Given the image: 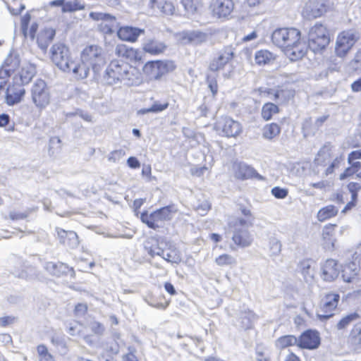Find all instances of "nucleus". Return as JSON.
<instances>
[{
  "instance_id": "obj_19",
  "label": "nucleus",
  "mask_w": 361,
  "mask_h": 361,
  "mask_svg": "<svg viewBox=\"0 0 361 361\" xmlns=\"http://www.w3.org/2000/svg\"><path fill=\"white\" fill-rule=\"evenodd\" d=\"M320 344V337L317 331L307 330L299 337V347L305 349H316Z\"/></svg>"
},
{
  "instance_id": "obj_25",
  "label": "nucleus",
  "mask_w": 361,
  "mask_h": 361,
  "mask_svg": "<svg viewBox=\"0 0 361 361\" xmlns=\"http://www.w3.org/2000/svg\"><path fill=\"white\" fill-rule=\"evenodd\" d=\"M56 35V30L51 27H46L39 33L37 42L38 47L43 52H46L49 45L53 41Z\"/></svg>"
},
{
  "instance_id": "obj_31",
  "label": "nucleus",
  "mask_w": 361,
  "mask_h": 361,
  "mask_svg": "<svg viewBox=\"0 0 361 361\" xmlns=\"http://www.w3.org/2000/svg\"><path fill=\"white\" fill-rule=\"evenodd\" d=\"M280 132V126L275 123H271L264 126L262 129V137L266 140H271L279 135Z\"/></svg>"
},
{
  "instance_id": "obj_45",
  "label": "nucleus",
  "mask_w": 361,
  "mask_h": 361,
  "mask_svg": "<svg viewBox=\"0 0 361 361\" xmlns=\"http://www.w3.org/2000/svg\"><path fill=\"white\" fill-rule=\"evenodd\" d=\"M51 343L57 348L61 354L65 355L68 352V347L63 337L58 336H54L51 338Z\"/></svg>"
},
{
  "instance_id": "obj_37",
  "label": "nucleus",
  "mask_w": 361,
  "mask_h": 361,
  "mask_svg": "<svg viewBox=\"0 0 361 361\" xmlns=\"http://www.w3.org/2000/svg\"><path fill=\"white\" fill-rule=\"evenodd\" d=\"M255 319L256 315L253 312L250 310L243 312L239 317L241 328L244 329L252 328Z\"/></svg>"
},
{
  "instance_id": "obj_58",
  "label": "nucleus",
  "mask_w": 361,
  "mask_h": 361,
  "mask_svg": "<svg viewBox=\"0 0 361 361\" xmlns=\"http://www.w3.org/2000/svg\"><path fill=\"white\" fill-rule=\"evenodd\" d=\"M90 328L94 334H102L104 330L103 325L96 321H94L90 324Z\"/></svg>"
},
{
  "instance_id": "obj_22",
  "label": "nucleus",
  "mask_w": 361,
  "mask_h": 361,
  "mask_svg": "<svg viewBox=\"0 0 361 361\" xmlns=\"http://www.w3.org/2000/svg\"><path fill=\"white\" fill-rule=\"evenodd\" d=\"M144 32V29L133 26H124L119 27V29L117 30V35L123 41L134 42Z\"/></svg>"
},
{
  "instance_id": "obj_42",
  "label": "nucleus",
  "mask_w": 361,
  "mask_h": 361,
  "mask_svg": "<svg viewBox=\"0 0 361 361\" xmlns=\"http://www.w3.org/2000/svg\"><path fill=\"white\" fill-rule=\"evenodd\" d=\"M257 361H271V351L263 345H257L256 348Z\"/></svg>"
},
{
  "instance_id": "obj_36",
  "label": "nucleus",
  "mask_w": 361,
  "mask_h": 361,
  "mask_svg": "<svg viewBox=\"0 0 361 361\" xmlns=\"http://www.w3.org/2000/svg\"><path fill=\"white\" fill-rule=\"evenodd\" d=\"M338 212V209L334 205H328L320 209L317 213V218L319 221L335 216Z\"/></svg>"
},
{
  "instance_id": "obj_43",
  "label": "nucleus",
  "mask_w": 361,
  "mask_h": 361,
  "mask_svg": "<svg viewBox=\"0 0 361 361\" xmlns=\"http://www.w3.org/2000/svg\"><path fill=\"white\" fill-rule=\"evenodd\" d=\"M39 361H55L54 356L49 353L46 345L41 344L37 347Z\"/></svg>"
},
{
  "instance_id": "obj_61",
  "label": "nucleus",
  "mask_w": 361,
  "mask_h": 361,
  "mask_svg": "<svg viewBox=\"0 0 361 361\" xmlns=\"http://www.w3.org/2000/svg\"><path fill=\"white\" fill-rule=\"evenodd\" d=\"M87 310V306L85 303H78L74 310L75 314L77 316L84 315Z\"/></svg>"
},
{
  "instance_id": "obj_29",
  "label": "nucleus",
  "mask_w": 361,
  "mask_h": 361,
  "mask_svg": "<svg viewBox=\"0 0 361 361\" xmlns=\"http://www.w3.org/2000/svg\"><path fill=\"white\" fill-rule=\"evenodd\" d=\"M336 224H328L324 226L322 231L324 244L326 248L333 249L334 247V228Z\"/></svg>"
},
{
  "instance_id": "obj_55",
  "label": "nucleus",
  "mask_w": 361,
  "mask_h": 361,
  "mask_svg": "<svg viewBox=\"0 0 361 361\" xmlns=\"http://www.w3.org/2000/svg\"><path fill=\"white\" fill-rule=\"evenodd\" d=\"M322 271H340L338 268L337 262L333 259H327L322 267Z\"/></svg>"
},
{
  "instance_id": "obj_2",
  "label": "nucleus",
  "mask_w": 361,
  "mask_h": 361,
  "mask_svg": "<svg viewBox=\"0 0 361 361\" xmlns=\"http://www.w3.org/2000/svg\"><path fill=\"white\" fill-rule=\"evenodd\" d=\"M145 247L152 257L159 256L167 262L178 263L180 260L178 250L164 238L152 239Z\"/></svg>"
},
{
  "instance_id": "obj_59",
  "label": "nucleus",
  "mask_w": 361,
  "mask_h": 361,
  "mask_svg": "<svg viewBox=\"0 0 361 361\" xmlns=\"http://www.w3.org/2000/svg\"><path fill=\"white\" fill-rule=\"evenodd\" d=\"M351 63L355 69L361 68V48L356 52Z\"/></svg>"
},
{
  "instance_id": "obj_5",
  "label": "nucleus",
  "mask_w": 361,
  "mask_h": 361,
  "mask_svg": "<svg viewBox=\"0 0 361 361\" xmlns=\"http://www.w3.org/2000/svg\"><path fill=\"white\" fill-rule=\"evenodd\" d=\"M330 42L326 28L322 24H315L308 34V48L314 53L325 49Z\"/></svg>"
},
{
  "instance_id": "obj_6",
  "label": "nucleus",
  "mask_w": 361,
  "mask_h": 361,
  "mask_svg": "<svg viewBox=\"0 0 361 361\" xmlns=\"http://www.w3.org/2000/svg\"><path fill=\"white\" fill-rule=\"evenodd\" d=\"M50 58L53 63L63 72L70 71L69 64L73 59L68 47L63 43L54 44L50 49Z\"/></svg>"
},
{
  "instance_id": "obj_23",
  "label": "nucleus",
  "mask_w": 361,
  "mask_h": 361,
  "mask_svg": "<svg viewBox=\"0 0 361 361\" xmlns=\"http://www.w3.org/2000/svg\"><path fill=\"white\" fill-rule=\"evenodd\" d=\"M166 44L155 38H148L142 44L145 52L151 55H159L166 49Z\"/></svg>"
},
{
  "instance_id": "obj_7",
  "label": "nucleus",
  "mask_w": 361,
  "mask_h": 361,
  "mask_svg": "<svg viewBox=\"0 0 361 361\" xmlns=\"http://www.w3.org/2000/svg\"><path fill=\"white\" fill-rule=\"evenodd\" d=\"M81 60L90 66L95 74L99 73L105 64L103 50L97 45L87 46L81 53Z\"/></svg>"
},
{
  "instance_id": "obj_1",
  "label": "nucleus",
  "mask_w": 361,
  "mask_h": 361,
  "mask_svg": "<svg viewBox=\"0 0 361 361\" xmlns=\"http://www.w3.org/2000/svg\"><path fill=\"white\" fill-rule=\"evenodd\" d=\"M133 71L128 63L121 60H113L106 68L104 79L109 85L119 82L127 86L135 85L137 81Z\"/></svg>"
},
{
  "instance_id": "obj_9",
  "label": "nucleus",
  "mask_w": 361,
  "mask_h": 361,
  "mask_svg": "<svg viewBox=\"0 0 361 361\" xmlns=\"http://www.w3.org/2000/svg\"><path fill=\"white\" fill-rule=\"evenodd\" d=\"M300 32L293 27L278 28L271 35L272 42L284 50L290 44L296 42L300 38Z\"/></svg>"
},
{
  "instance_id": "obj_52",
  "label": "nucleus",
  "mask_w": 361,
  "mask_h": 361,
  "mask_svg": "<svg viewBox=\"0 0 361 361\" xmlns=\"http://www.w3.org/2000/svg\"><path fill=\"white\" fill-rule=\"evenodd\" d=\"M315 262L311 259H305L299 262L300 271H307L310 269H314Z\"/></svg>"
},
{
  "instance_id": "obj_10",
  "label": "nucleus",
  "mask_w": 361,
  "mask_h": 361,
  "mask_svg": "<svg viewBox=\"0 0 361 361\" xmlns=\"http://www.w3.org/2000/svg\"><path fill=\"white\" fill-rule=\"evenodd\" d=\"M359 37L353 30H345L338 34L335 45V53L340 58L345 57L350 51Z\"/></svg>"
},
{
  "instance_id": "obj_28",
  "label": "nucleus",
  "mask_w": 361,
  "mask_h": 361,
  "mask_svg": "<svg viewBox=\"0 0 361 361\" xmlns=\"http://www.w3.org/2000/svg\"><path fill=\"white\" fill-rule=\"evenodd\" d=\"M332 145L330 143H326L318 152L317 156L314 159L317 165H325L330 162L331 159Z\"/></svg>"
},
{
  "instance_id": "obj_24",
  "label": "nucleus",
  "mask_w": 361,
  "mask_h": 361,
  "mask_svg": "<svg viewBox=\"0 0 361 361\" xmlns=\"http://www.w3.org/2000/svg\"><path fill=\"white\" fill-rule=\"evenodd\" d=\"M69 67L70 71L67 73H72L77 80H82L88 76L91 66L82 60L80 61L73 60L69 64Z\"/></svg>"
},
{
  "instance_id": "obj_12",
  "label": "nucleus",
  "mask_w": 361,
  "mask_h": 361,
  "mask_svg": "<svg viewBox=\"0 0 361 361\" xmlns=\"http://www.w3.org/2000/svg\"><path fill=\"white\" fill-rule=\"evenodd\" d=\"M89 16L96 21H101L99 27L104 34H113L119 29V23L115 16L102 12H90Z\"/></svg>"
},
{
  "instance_id": "obj_3",
  "label": "nucleus",
  "mask_w": 361,
  "mask_h": 361,
  "mask_svg": "<svg viewBox=\"0 0 361 361\" xmlns=\"http://www.w3.org/2000/svg\"><path fill=\"white\" fill-rule=\"evenodd\" d=\"M178 211L175 204H169L158 209L149 214L147 211H144L140 214V220L145 224L149 228L157 230L163 226L165 221H171L173 219V214Z\"/></svg>"
},
{
  "instance_id": "obj_32",
  "label": "nucleus",
  "mask_w": 361,
  "mask_h": 361,
  "mask_svg": "<svg viewBox=\"0 0 361 361\" xmlns=\"http://www.w3.org/2000/svg\"><path fill=\"white\" fill-rule=\"evenodd\" d=\"M169 106L168 102L161 103L159 101H155L153 104L149 108L140 109L137 111V114L144 115L148 113H160L166 110Z\"/></svg>"
},
{
  "instance_id": "obj_64",
  "label": "nucleus",
  "mask_w": 361,
  "mask_h": 361,
  "mask_svg": "<svg viewBox=\"0 0 361 361\" xmlns=\"http://www.w3.org/2000/svg\"><path fill=\"white\" fill-rule=\"evenodd\" d=\"M127 164L131 169H137L140 166V161L135 157H130L127 160Z\"/></svg>"
},
{
  "instance_id": "obj_50",
  "label": "nucleus",
  "mask_w": 361,
  "mask_h": 361,
  "mask_svg": "<svg viewBox=\"0 0 361 361\" xmlns=\"http://www.w3.org/2000/svg\"><path fill=\"white\" fill-rule=\"evenodd\" d=\"M161 13L164 16H171L174 13L175 7L172 3L169 1H162Z\"/></svg>"
},
{
  "instance_id": "obj_39",
  "label": "nucleus",
  "mask_w": 361,
  "mask_h": 361,
  "mask_svg": "<svg viewBox=\"0 0 361 361\" xmlns=\"http://www.w3.org/2000/svg\"><path fill=\"white\" fill-rule=\"evenodd\" d=\"M84 8L85 4L80 0L65 1L64 6L62 8V12H74L76 11L83 10Z\"/></svg>"
},
{
  "instance_id": "obj_30",
  "label": "nucleus",
  "mask_w": 361,
  "mask_h": 361,
  "mask_svg": "<svg viewBox=\"0 0 361 361\" xmlns=\"http://www.w3.org/2000/svg\"><path fill=\"white\" fill-rule=\"evenodd\" d=\"M255 60L257 65L264 66L274 60V54L266 49L257 51L255 54Z\"/></svg>"
},
{
  "instance_id": "obj_51",
  "label": "nucleus",
  "mask_w": 361,
  "mask_h": 361,
  "mask_svg": "<svg viewBox=\"0 0 361 361\" xmlns=\"http://www.w3.org/2000/svg\"><path fill=\"white\" fill-rule=\"evenodd\" d=\"M271 192L277 199H284L288 196V190L286 188L276 186L271 189Z\"/></svg>"
},
{
  "instance_id": "obj_21",
  "label": "nucleus",
  "mask_w": 361,
  "mask_h": 361,
  "mask_svg": "<svg viewBox=\"0 0 361 361\" xmlns=\"http://www.w3.org/2000/svg\"><path fill=\"white\" fill-rule=\"evenodd\" d=\"M307 48L308 45L307 46L300 37L296 42L288 46L284 52L291 61H297L305 55Z\"/></svg>"
},
{
  "instance_id": "obj_47",
  "label": "nucleus",
  "mask_w": 361,
  "mask_h": 361,
  "mask_svg": "<svg viewBox=\"0 0 361 361\" xmlns=\"http://www.w3.org/2000/svg\"><path fill=\"white\" fill-rule=\"evenodd\" d=\"M20 64V60L18 57L13 56L11 52L7 56L4 62V67H6L8 68H12L13 71H15Z\"/></svg>"
},
{
  "instance_id": "obj_16",
  "label": "nucleus",
  "mask_w": 361,
  "mask_h": 361,
  "mask_svg": "<svg viewBox=\"0 0 361 361\" xmlns=\"http://www.w3.org/2000/svg\"><path fill=\"white\" fill-rule=\"evenodd\" d=\"M234 56V49L231 46L225 47L220 50L217 56L210 63L209 68L211 71L216 72L221 70L232 60Z\"/></svg>"
},
{
  "instance_id": "obj_54",
  "label": "nucleus",
  "mask_w": 361,
  "mask_h": 361,
  "mask_svg": "<svg viewBox=\"0 0 361 361\" xmlns=\"http://www.w3.org/2000/svg\"><path fill=\"white\" fill-rule=\"evenodd\" d=\"M162 6V1L149 0L148 7L152 10L153 13L160 14Z\"/></svg>"
},
{
  "instance_id": "obj_35",
  "label": "nucleus",
  "mask_w": 361,
  "mask_h": 361,
  "mask_svg": "<svg viewBox=\"0 0 361 361\" xmlns=\"http://www.w3.org/2000/svg\"><path fill=\"white\" fill-rule=\"evenodd\" d=\"M207 34L200 30H193L183 34V39L188 42L199 44L206 41Z\"/></svg>"
},
{
  "instance_id": "obj_34",
  "label": "nucleus",
  "mask_w": 361,
  "mask_h": 361,
  "mask_svg": "<svg viewBox=\"0 0 361 361\" xmlns=\"http://www.w3.org/2000/svg\"><path fill=\"white\" fill-rule=\"evenodd\" d=\"M270 92H273V96L271 99L278 103H283L293 97V94L291 91L279 87L274 89V91H271Z\"/></svg>"
},
{
  "instance_id": "obj_4",
  "label": "nucleus",
  "mask_w": 361,
  "mask_h": 361,
  "mask_svg": "<svg viewBox=\"0 0 361 361\" xmlns=\"http://www.w3.org/2000/svg\"><path fill=\"white\" fill-rule=\"evenodd\" d=\"M251 223L243 218H235L229 222V228L232 232L233 242L240 247H249L253 240L249 231Z\"/></svg>"
},
{
  "instance_id": "obj_26",
  "label": "nucleus",
  "mask_w": 361,
  "mask_h": 361,
  "mask_svg": "<svg viewBox=\"0 0 361 361\" xmlns=\"http://www.w3.org/2000/svg\"><path fill=\"white\" fill-rule=\"evenodd\" d=\"M35 73V67L32 65H28L22 68L19 76L15 78L13 80L15 82L18 81V82L23 87L31 81Z\"/></svg>"
},
{
  "instance_id": "obj_17",
  "label": "nucleus",
  "mask_w": 361,
  "mask_h": 361,
  "mask_svg": "<svg viewBox=\"0 0 361 361\" xmlns=\"http://www.w3.org/2000/svg\"><path fill=\"white\" fill-rule=\"evenodd\" d=\"M216 128L221 130L223 134L228 137H235L242 132L240 123L228 116L221 118Z\"/></svg>"
},
{
  "instance_id": "obj_20",
  "label": "nucleus",
  "mask_w": 361,
  "mask_h": 361,
  "mask_svg": "<svg viewBox=\"0 0 361 361\" xmlns=\"http://www.w3.org/2000/svg\"><path fill=\"white\" fill-rule=\"evenodd\" d=\"M56 232L59 243L61 245L70 249H75L78 246V236L75 232L73 231H65L59 227L56 228Z\"/></svg>"
},
{
  "instance_id": "obj_41",
  "label": "nucleus",
  "mask_w": 361,
  "mask_h": 361,
  "mask_svg": "<svg viewBox=\"0 0 361 361\" xmlns=\"http://www.w3.org/2000/svg\"><path fill=\"white\" fill-rule=\"evenodd\" d=\"M360 318L359 314L357 312L350 313L343 317L336 324V328L338 330L345 329L351 323L356 321Z\"/></svg>"
},
{
  "instance_id": "obj_27",
  "label": "nucleus",
  "mask_w": 361,
  "mask_h": 361,
  "mask_svg": "<svg viewBox=\"0 0 361 361\" xmlns=\"http://www.w3.org/2000/svg\"><path fill=\"white\" fill-rule=\"evenodd\" d=\"M237 176L241 179L257 178L259 180H263V177L259 175L253 167L245 164H239Z\"/></svg>"
},
{
  "instance_id": "obj_18",
  "label": "nucleus",
  "mask_w": 361,
  "mask_h": 361,
  "mask_svg": "<svg viewBox=\"0 0 361 361\" xmlns=\"http://www.w3.org/2000/svg\"><path fill=\"white\" fill-rule=\"evenodd\" d=\"M25 94V88L19 82H13L6 88L5 102L8 106H13L20 103Z\"/></svg>"
},
{
  "instance_id": "obj_15",
  "label": "nucleus",
  "mask_w": 361,
  "mask_h": 361,
  "mask_svg": "<svg viewBox=\"0 0 361 361\" xmlns=\"http://www.w3.org/2000/svg\"><path fill=\"white\" fill-rule=\"evenodd\" d=\"M329 6L328 0H310L306 4L303 13L309 18H317L326 13Z\"/></svg>"
},
{
  "instance_id": "obj_40",
  "label": "nucleus",
  "mask_w": 361,
  "mask_h": 361,
  "mask_svg": "<svg viewBox=\"0 0 361 361\" xmlns=\"http://www.w3.org/2000/svg\"><path fill=\"white\" fill-rule=\"evenodd\" d=\"M278 112L279 107L277 105L270 102L266 103L262 109V116L264 120L269 121L274 114Z\"/></svg>"
},
{
  "instance_id": "obj_33",
  "label": "nucleus",
  "mask_w": 361,
  "mask_h": 361,
  "mask_svg": "<svg viewBox=\"0 0 361 361\" xmlns=\"http://www.w3.org/2000/svg\"><path fill=\"white\" fill-rule=\"evenodd\" d=\"M295 345L299 347V338H296L293 335L281 336L276 341V347L282 349Z\"/></svg>"
},
{
  "instance_id": "obj_53",
  "label": "nucleus",
  "mask_w": 361,
  "mask_h": 361,
  "mask_svg": "<svg viewBox=\"0 0 361 361\" xmlns=\"http://www.w3.org/2000/svg\"><path fill=\"white\" fill-rule=\"evenodd\" d=\"M31 19V16L27 13L21 18V30L25 37L27 36L28 25Z\"/></svg>"
},
{
  "instance_id": "obj_62",
  "label": "nucleus",
  "mask_w": 361,
  "mask_h": 361,
  "mask_svg": "<svg viewBox=\"0 0 361 361\" xmlns=\"http://www.w3.org/2000/svg\"><path fill=\"white\" fill-rule=\"evenodd\" d=\"M339 272H321V278L324 281H333L338 277Z\"/></svg>"
},
{
  "instance_id": "obj_8",
  "label": "nucleus",
  "mask_w": 361,
  "mask_h": 361,
  "mask_svg": "<svg viewBox=\"0 0 361 361\" xmlns=\"http://www.w3.org/2000/svg\"><path fill=\"white\" fill-rule=\"evenodd\" d=\"M176 68L173 61H150L147 62L142 68L149 79L157 80L164 75L173 71Z\"/></svg>"
},
{
  "instance_id": "obj_60",
  "label": "nucleus",
  "mask_w": 361,
  "mask_h": 361,
  "mask_svg": "<svg viewBox=\"0 0 361 361\" xmlns=\"http://www.w3.org/2000/svg\"><path fill=\"white\" fill-rule=\"evenodd\" d=\"M210 208L211 204L208 202L205 201L197 206V210L202 216H204L210 209Z\"/></svg>"
},
{
  "instance_id": "obj_57",
  "label": "nucleus",
  "mask_w": 361,
  "mask_h": 361,
  "mask_svg": "<svg viewBox=\"0 0 361 361\" xmlns=\"http://www.w3.org/2000/svg\"><path fill=\"white\" fill-rule=\"evenodd\" d=\"M340 162L341 158L336 157L325 170V175L329 176L334 171V169L338 167Z\"/></svg>"
},
{
  "instance_id": "obj_13",
  "label": "nucleus",
  "mask_w": 361,
  "mask_h": 361,
  "mask_svg": "<svg viewBox=\"0 0 361 361\" xmlns=\"http://www.w3.org/2000/svg\"><path fill=\"white\" fill-rule=\"evenodd\" d=\"M209 8L214 18L227 20L234 9V3L233 0H211Z\"/></svg>"
},
{
  "instance_id": "obj_46",
  "label": "nucleus",
  "mask_w": 361,
  "mask_h": 361,
  "mask_svg": "<svg viewBox=\"0 0 361 361\" xmlns=\"http://www.w3.org/2000/svg\"><path fill=\"white\" fill-rule=\"evenodd\" d=\"M133 49H129L125 44H118L115 49V54L118 56H122L126 58L130 57L134 54Z\"/></svg>"
},
{
  "instance_id": "obj_49",
  "label": "nucleus",
  "mask_w": 361,
  "mask_h": 361,
  "mask_svg": "<svg viewBox=\"0 0 361 361\" xmlns=\"http://www.w3.org/2000/svg\"><path fill=\"white\" fill-rule=\"evenodd\" d=\"M347 188L351 194L353 200H357L358 192L361 190V185L359 183L350 182L347 185Z\"/></svg>"
},
{
  "instance_id": "obj_38",
  "label": "nucleus",
  "mask_w": 361,
  "mask_h": 361,
  "mask_svg": "<svg viewBox=\"0 0 361 361\" xmlns=\"http://www.w3.org/2000/svg\"><path fill=\"white\" fill-rule=\"evenodd\" d=\"M350 342L356 349H361V322L353 328L350 333Z\"/></svg>"
},
{
  "instance_id": "obj_14",
  "label": "nucleus",
  "mask_w": 361,
  "mask_h": 361,
  "mask_svg": "<svg viewBox=\"0 0 361 361\" xmlns=\"http://www.w3.org/2000/svg\"><path fill=\"white\" fill-rule=\"evenodd\" d=\"M340 300V295L338 293L326 294L321 302L319 312H317V317L321 321H325L331 317L334 314L332 312L337 307Z\"/></svg>"
},
{
  "instance_id": "obj_11",
  "label": "nucleus",
  "mask_w": 361,
  "mask_h": 361,
  "mask_svg": "<svg viewBox=\"0 0 361 361\" xmlns=\"http://www.w3.org/2000/svg\"><path fill=\"white\" fill-rule=\"evenodd\" d=\"M32 100L35 105L39 109L45 108L50 102V94L47 83L42 79H38L31 89Z\"/></svg>"
},
{
  "instance_id": "obj_56",
  "label": "nucleus",
  "mask_w": 361,
  "mask_h": 361,
  "mask_svg": "<svg viewBox=\"0 0 361 361\" xmlns=\"http://www.w3.org/2000/svg\"><path fill=\"white\" fill-rule=\"evenodd\" d=\"M234 262V259L228 255H222L216 259V262L219 265L231 264Z\"/></svg>"
},
{
  "instance_id": "obj_48",
  "label": "nucleus",
  "mask_w": 361,
  "mask_h": 361,
  "mask_svg": "<svg viewBox=\"0 0 361 361\" xmlns=\"http://www.w3.org/2000/svg\"><path fill=\"white\" fill-rule=\"evenodd\" d=\"M269 252L271 255H276L280 253L281 250V242L276 238H271L269 239Z\"/></svg>"
},
{
  "instance_id": "obj_63",
  "label": "nucleus",
  "mask_w": 361,
  "mask_h": 361,
  "mask_svg": "<svg viewBox=\"0 0 361 361\" xmlns=\"http://www.w3.org/2000/svg\"><path fill=\"white\" fill-rule=\"evenodd\" d=\"M15 317L12 316L3 317L0 318V326L5 327L14 322Z\"/></svg>"
},
{
  "instance_id": "obj_44",
  "label": "nucleus",
  "mask_w": 361,
  "mask_h": 361,
  "mask_svg": "<svg viewBox=\"0 0 361 361\" xmlns=\"http://www.w3.org/2000/svg\"><path fill=\"white\" fill-rule=\"evenodd\" d=\"M197 0H182L181 4L185 11V15L192 16L197 9Z\"/></svg>"
}]
</instances>
